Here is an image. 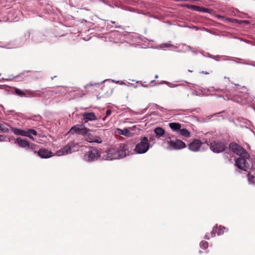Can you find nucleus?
<instances>
[{
    "mask_svg": "<svg viewBox=\"0 0 255 255\" xmlns=\"http://www.w3.org/2000/svg\"><path fill=\"white\" fill-rule=\"evenodd\" d=\"M79 146L77 143L70 142L61 149L56 151L55 154L57 156H63L78 151Z\"/></svg>",
    "mask_w": 255,
    "mask_h": 255,
    "instance_id": "nucleus-1",
    "label": "nucleus"
},
{
    "mask_svg": "<svg viewBox=\"0 0 255 255\" xmlns=\"http://www.w3.org/2000/svg\"><path fill=\"white\" fill-rule=\"evenodd\" d=\"M204 142L209 146L210 149L215 153L222 152L226 148L225 144L219 140L210 141L207 139H205Z\"/></svg>",
    "mask_w": 255,
    "mask_h": 255,
    "instance_id": "nucleus-2",
    "label": "nucleus"
},
{
    "mask_svg": "<svg viewBox=\"0 0 255 255\" xmlns=\"http://www.w3.org/2000/svg\"><path fill=\"white\" fill-rule=\"evenodd\" d=\"M149 148V140L147 137L144 136L141 138L140 141L138 142L134 149V151L137 154H143L146 153Z\"/></svg>",
    "mask_w": 255,
    "mask_h": 255,
    "instance_id": "nucleus-3",
    "label": "nucleus"
},
{
    "mask_svg": "<svg viewBox=\"0 0 255 255\" xmlns=\"http://www.w3.org/2000/svg\"><path fill=\"white\" fill-rule=\"evenodd\" d=\"M250 156L244 157L241 156L236 160V164L239 169L247 171L250 169Z\"/></svg>",
    "mask_w": 255,
    "mask_h": 255,
    "instance_id": "nucleus-4",
    "label": "nucleus"
},
{
    "mask_svg": "<svg viewBox=\"0 0 255 255\" xmlns=\"http://www.w3.org/2000/svg\"><path fill=\"white\" fill-rule=\"evenodd\" d=\"M230 149L239 156H243L244 157H249L250 155L241 145L235 142H232L229 145Z\"/></svg>",
    "mask_w": 255,
    "mask_h": 255,
    "instance_id": "nucleus-5",
    "label": "nucleus"
},
{
    "mask_svg": "<svg viewBox=\"0 0 255 255\" xmlns=\"http://www.w3.org/2000/svg\"><path fill=\"white\" fill-rule=\"evenodd\" d=\"M100 157V154L98 149L91 147L84 156V159L87 161L92 162L97 160Z\"/></svg>",
    "mask_w": 255,
    "mask_h": 255,
    "instance_id": "nucleus-6",
    "label": "nucleus"
},
{
    "mask_svg": "<svg viewBox=\"0 0 255 255\" xmlns=\"http://www.w3.org/2000/svg\"><path fill=\"white\" fill-rule=\"evenodd\" d=\"M102 157L104 160H112L119 159V155H118L117 148L111 147L103 153Z\"/></svg>",
    "mask_w": 255,
    "mask_h": 255,
    "instance_id": "nucleus-7",
    "label": "nucleus"
},
{
    "mask_svg": "<svg viewBox=\"0 0 255 255\" xmlns=\"http://www.w3.org/2000/svg\"><path fill=\"white\" fill-rule=\"evenodd\" d=\"M167 142L168 145V148L171 150L181 149L186 147L185 143L179 139L167 140Z\"/></svg>",
    "mask_w": 255,
    "mask_h": 255,
    "instance_id": "nucleus-8",
    "label": "nucleus"
},
{
    "mask_svg": "<svg viewBox=\"0 0 255 255\" xmlns=\"http://www.w3.org/2000/svg\"><path fill=\"white\" fill-rule=\"evenodd\" d=\"M15 143H16L19 147L25 148L26 150H34L36 146V145L34 144H30L27 139H22L21 137H17L16 139Z\"/></svg>",
    "mask_w": 255,
    "mask_h": 255,
    "instance_id": "nucleus-9",
    "label": "nucleus"
},
{
    "mask_svg": "<svg viewBox=\"0 0 255 255\" xmlns=\"http://www.w3.org/2000/svg\"><path fill=\"white\" fill-rule=\"evenodd\" d=\"M203 141L199 139H193L188 145V148L190 150L197 152L200 150V149L203 143H205L204 142V140Z\"/></svg>",
    "mask_w": 255,
    "mask_h": 255,
    "instance_id": "nucleus-10",
    "label": "nucleus"
},
{
    "mask_svg": "<svg viewBox=\"0 0 255 255\" xmlns=\"http://www.w3.org/2000/svg\"><path fill=\"white\" fill-rule=\"evenodd\" d=\"M34 152L42 158H48L53 155L52 152L45 148H41L38 152L34 151Z\"/></svg>",
    "mask_w": 255,
    "mask_h": 255,
    "instance_id": "nucleus-11",
    "label": "nucleus"
},
{
    "mask_svg": "<svg viewBox=\"0 0 255 255\" xmlns=\"http://www.w3.org/2000/svg\"><path fill=\"white\" fill-rule=\"evenodd\" d=\"M86 140L90 143H101L103 141L102 139L99 136L93 135L91 133H89L87 135Z\"/></svg>",
    "mask_w": 255,
    "mask_h": 255,
    "instance_id": "nucleus-12",
    "label": "nucleus"
},
{
    "mask_svg": "<svg viewBox=\"0 0 255 255\" xmlns=\"http://www.w3.org/2000/svg\"><path fill=\"white\" fill-rule=\"evenodd\" d=\"M83 119V122L85 123L88 122L89 121H93L97 120L95 114L93 113L85 112L82 115Z\"/></svg>",
    "mask_w": 255,
    "mask_h": 255,
    "instance_id": "nucleus-13",
    "label": "nucleus"
},
{
    "mask_svg": "<svg viewBox=\"0 0 255 255\" xmlns=\"http://www.w3.org/2000/svg\"><path fill=\"white\" fill-rule=\"evenodd\" d=\"M119 158L126 156L127 154L128 148L125 144H120V146L117 148Z\"/></svg>",
    "mask_w": 255,
    "mask_h": 255,
    "instance_id": "nucleus-14",
    "label": "nucleus"
},
{
    "mask_svg": "<svg viewBox=\"0 0 255 255\" xmlns=\"http://www.w3.org/2000/svg\"><path fill=\"white\" fill-rule=\"evenodd\" d=\"M248 179L250 183L255 184V167L253 165L248 174Z\"/></svg>",
    "mask_w": 255,
    "mask_h": 255,
    "instance_id": "nucleus-15",
    "label": "nucleus"
},
{
    "mask_svg": "<svg viewBox=\"0 0 255 255\" xmlns=\"http://www.w3.org/2000/svg\"><path fill=\"white\" fill-rule=\"evenodd\" d=\"M169 127L173 131L178 133L181 128V125L177 123H171L169 124Z\"/></svg>",
    "mask_w": 255,
    "mask_h": 255,
    "instance_id": "nucleus-16",
    "label": "nucleus"
},
{
    "mask_svg": "<svg viewBox=\"0 0 255 255\" xmlns=\"http://www.w3.org/2000/svg\"><path fill=\"white\" fill-rule=\"evenodd\" d=\"M11 130L15 135H19L23 136L27 135L26 130L12 127L11 128Z\"/></svg>",
    "mask_w": 255,
    "mask_h": 255,
    "instance_id": "nucleus-17",
    "label": "nucleus"
},
{
    "mask_svg": "<svg viewBox=\"0 0 255 255\" xmlns=\"http://www.w3.org/2000/svg\"><path fill=\"white\" fill-rule=\"evenodd\" d=\"M154 131L157 136L158 137L162 136L165 134V130L160 127L156 128Z\"/></svg>",
    "mask_w": 255,
    "mask_h": 255,
    "instance_id": "nucleus-18",
    "label": "nucleus"
},
{
    "mask_svg": "<svg viewBox=\"0 0 255 255\" xmlns=\"http://www.w3.org/2000/svg\"><path fill=\"white\" fill-rule=\"evenodd\" d=\"M26 134L27 135H25V136L28 137L30 139H34V138L31 135H36L37 132L34 129L30 128L26 131Z\"/></svg>",
    "mask_w": 255,
    "mask_h": 255,
    "instance_id": "nucleus-19",
    "label": "nucleus"
},
{
    "mask_svg": "<svg viewBox=\"0 0 255 255\" xmlns=\"http://www.w3.org/2000/svg\"><path fill=\"white\" fill-rule=\"evenodd\" d=\"M81 126L79 125H76L72 127V128L70 129L69 132L71 134H74V133H79L80 129H81Z\"/></svg>",
    "mask_w": 255,
    "mask_h": 255,
    "instance_id": "nucleus-20",
    "label": "nucleus"
},
{
    "mask_svg": "<svg viewBox=\"0 0 255 255\" xmlns=\"http://www.w3.org/2000/svg\"><path fill=\"white\" fill-rule=\"evenodd\" d=\"M29 94V97H41L43 93L41 92L40 91H29L28 92Z\"/></svg>",
    "mask_w": 255,
    "mask_h": 255,
    "instance_id": "nucleus-21",
    "label": "nucleus"
},
{
    "mask_svg": "<svg viewBox=\"0 0 255 255\" xmlns=\"http://www.w3.org/2000/svg\"><path fill=\"white\" fill-rule=\"evenodd\" d=\"M178 133H179L185 137H189L190 136V132L186 128H181Z\"/></svg>",
    "mask_w": 255,
    "mask_h": 255,
    "instance_id": "nucleus-22",
    "label": "nucleus"
},
{
    "mask_svg": "<svg viewBox=\"0 0 255 255\" xmlns=\"http://www.w3.org/2000/svg\"><path fill=\"white\" fill-rule=\"evenodd\" d=\"M194 10L197 11L208 12V9L202 7L195 5Z\"/></svg>",
    "mask_w": 255,
    "mask_h": 255,
    "instance_id": "nucleus-23",
    "label": "nucleus"
},
{
    "mask_svg": "<svg viewBox=\"0 0 255 255\" xmlns=\"http://www.w3.org/2000/svg\"><path fill=\"white\" fill-rule=\"evenodd\" d=\"M15 92L17 95H18L21 97H25L26 96L25 94L22 90H21L19 89L16 88L15 89Z\"/></svg>",
    "mask_w": 255,
    "mask_h": 255,
    "instance_id": "nucleus-24",
    "label": "nucleus"
},
{
    "mask_svg": "<svg viewBox=\"0 0 255 255\" xmlns=\"http://www.w3.org/2000/svg\"><path fill=\"white\" fill-rule=\"evenodd\" d=\"M200 247L203 249H206L208 247V243L206 241H202L200 244Z\"/></svg>",
    "mask_w": 255,
    "mask_h": 255,
    "instance_id": "nucleus-25",
    "label": "nucleus"
},
{
    "mask_svg": "<svg viewBox=\"0 0 255 255\" xmlns=\"http://www.w3.org/2000/svg\"><path fill=\"white\" fill-rule=\"evenodd\" d=\"M88 132V129L86 128H81L79 132V134L86 135Z\"/></svg>",
    "mask_w": 255,
    "mask_h": 255,
    "instance_id": "nucleus-26",
    "label": "nucleus"
},
{
    "mask_svg": "<svg viewBox=\"0 0 255 255\" xmlns=\"http://www.w3.org/2000/svg\"><path fill=\"white\" fill-rule=\"evenodd\" d=\"M121 133L125 136H129L130 133L129 130L127 128H124L123 130H121Z\"/></svg>",
    "mask_w": 255,
    "mask_h": 255,
    "instance_id": "nucleus-27",
    "label": "nucleus"
},
{
    "mask_svg": "<svg viewBox=\"0 0 255 255\" xmlns=\"http://www.w3.org/2000/svg\"><path fill=\"white\" fill-rule=\"evenodd\" d=\"M0 130H1L3 132H9V129L5 127H3L2 124L0 123Z\"/></svg>",
    "mask_w": 255,
    "mask_h": 255,
    "instance_id": "nucleus-28",
    "label": "nucleus"
},
{
    "mask_svg": "<svg viewBox=\"0 0 255 255\" xmlns=\"http://www.w3.org/2000/svg\"><path fill=\"white\" fill-rule=\"evenodd\" d=\"M225 229H226L225 227H222V226H220L219 229L217 231V235L218 236H220V235H222L224 233L223 230H225Z\"/></svg>",
    "mask_w": 255,
    "mask_h": 255,
    "instance_id": "nucleus-29",
    "label": "nucleus"
},
{
    "mask_svg": "<svg viewBox=\"0 0 255 255\" xmlns=\"http://www.w3.org/2000/svg\"><path fill=\"white\" fill-rule=\"evenodd\" d=\"M217 233V225L213 228L212 232H211V235L212 237H214L215 236L216 233Z\"/></svg>",
    "mask_w": 255,
    "mask_h": 255,
    "instance_id": "nucleus-30",
    "label": "nucleus"
},
{
    "mask_svg": "<svg viewBox=\"0 0 255 255\" xmlns=\"http://www.w3.org/2000/svg\"><path fill=\"white\" fill-rule=\"evenodd\" d=\"M163 83H165L166 85H167L169 87H177L178 86H179L180 85H176V84H172L171 83H169L168 82H167V81H163Z\"/></svg>",
    "mask_w": 255,
    "mask_h": 255,
    "instance_id": "nucleus-31",
    "label": "nucleus"
},
{
    "mask_svg": "<svg viewBox=\"0 0 255 255\" xmlns=\"http://www.w3.org/2000/svg\"><path fill=\"white\" fill-rule=\"evenodd\" d=\"M112 111L111 110H107L106 111V116L102 119L103 121L106 120V119L107 117L110 116L111 115Z\"/></svg>",
    "mask_w": 255,
    "mask_h": 255,
    "instance_id": "nucleus-32",
    "label": "nucleus"
},
{
    "mask_svg": "<svg viewBox=\"0 0 255 255\" xmlns=\"http://www.w3.org/2000/svg\"><path fill=\"white\" fill-rule=\"evenodd\" d=\"M29 37H30V33L29 32H28L24 34L23 38L24 39V40L26 41L27 38H29Z\"/></svg>",
    "mask_w": 255,
    "mask_h": 255,
    "instance_id": "nucleus-33",
    "label": "nucleus"
},
{
    "mask_svg": "<svg viewBox=\"0 0 255 255\" xmlns=\"http://www.w3.org/2000/svg\"><path fill=\"white\" fill-rule=\"evenodd\" d=\"M164 45L166 47H173L174 48H176V47L175 46L172 45V44H171L170 43H165V44H164Z\"/></svg>",
    "mask_w": 255,
    "mask_h": 255,
    "instance_id": "nucleus-34",
    "label": "nucleus"
},
{
    "mask_svg": "<svg viewBox=\"0 0 255 255\" xmlns=\"http://www.w3.org/2000/svg\"><path fill=\"white\" fill-rule=\"evenodd\" d=\"M194 6L195 5H188V4L185 5V7H186L189 8V9H192V10H194Z\"/></svg>",
    "mask_w": 255,
    "mask_h": 255,
    "instance_id": "nucleus-35",
    "label": "nucleus"
},
{
    "mask_svg": "<svg viewBox=\"0 0 255 255\" xmlns=\"http://www.w3.org/2000/svg\"><path fill=\"white\" fill-rule=\"evenodd\" d=\"M5 141V137L2 135L0 134V141Z\"/></svg>",
    "mask_w": 255,
    "mask_h": 255,
    "instance_id": "nucleus-36",
    "label": "nucleus"
},
{
    "mask_svg": "<svg viewBox=\"0 0 255 255\" xmlns=\"http://www.w3.org/2000/svg\"><path fill=\"white\" fill-rule=\"evenodd\" d=\"M204 239H206V240H209L210 238L208 236V235H206L205 236H204Z\"/></svg>",
    "mask_w": 255,
    "mask_h": 255,
    "instance_id": "nucleus-37",
    "label": "nucleus"
},
{
    "mask_svg": "<svg viewBox=\"0 0 255 255\" xmlns=\"http://www.w3.org/2000/svg\"><path fill=\"white\" fill-rule=\"evenodd\" d=\"M201 73H203V74H206V75L209 74V72H205V71H202Z\"/></svg>",
    "mask_w": 255,
    "mask_h": 255,
    "instance_id": "nucleus-38",
    "label": "nucleus"
},
{
    "mask_svg": "<svg viewBox=\"0 0 255 255\" xmlns=\"http://www.w3.org/2000/svg\"><path fill=\"white\" fill-rule=\"evenodd\" d=\"M251 65L253 66H254V67H255V62H254L253 64H251Z\"/></svg>",
    "mask_w": 255,
    "mask_h": 255,
    "instance_id": "nucleus-39",
    "label": "nucleus"
},
{
    "mask_svg": "<svg viewBox=\"0 0 255 255\" xmlns=\"http://www.w3.org/2000/svg\"><path fill=\"white\" fill-rule=\"evenodd\" d=\"M236 86H240L239 84H235Z\"/></svg>",
    "mask_w": 255,
    "mask_h": 255,
    "instance_id": "nucleus-40",
    "label": "nucleus"
},
{
    "mask_svg": "<svg viewBox=\"0 0 255 255\" xmlns=\"http://www.w3.org/2000/svg\"><path fill=\"white\" fill-rule=\"evenodd\" d=\"M56 76H54V77H51V80H53L54 77H56Z\"/></svg>",
    "mask_w": 255,
    "mask_h": 255,
    "instance_id": "nucleus-41",
    "label": "nucleus"
},
{
    "mask_svg": "<svg viewBox=\"0 0 255 255\" xmlns=\"http://www.w3.org/2000/svg\"><path fill=\"white\" fill-rule=\"evenodd\" d=\"M166 138H170V137H169H169H167V135H166Z\"/></svg>",
    "mask_w": 255,
    "mask_h": 255,
    "instance_id": "nucleus-42",
    "label": "nucleus"
},
{
    "mask_svg": "<svg viewBox=\"0 0 255 255\" xmlns=\"http://www.w3.org/2000/svg\"><path fill=\"white\" fill-rule=\"evenodd\" d=\"M158 77V76L157 75H156L155 76V78H157Z\"/></svg>",
    "mask_w": 255,
    "mask_h": 255,
    "instance_id": "nucleus-43",
    "label": "nucleus"
},
{
    "mask_svg": "<svg viewBox=\"0 0 255 255\" xmlns=\"http://www.w3.org/2000/svg\"><path fill=\"white\" fill-rule=\"evenodd\" d=\"M189 72H192V71H191V70H189Z\"/></svg>",
    "mask_w": 255,
    "mask_h": 255,
    "instance_id": "nucleus-44",
    "label": "nucleus"
}]
</instances>
